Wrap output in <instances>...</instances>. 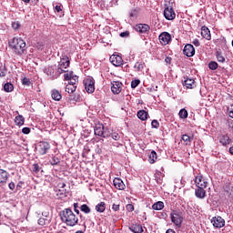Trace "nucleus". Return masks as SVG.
<instances>
[{
	"label": "nucleus",
	"instance_id": "obj_1",
	"mask_svg": "<svg viewBox=\"0 0 233 233\" xmlns=\"http://www.w3.org/2000/svg\"><path fill=\"white\" fill-rule=\"evenodd\" d=\"M60 219L67 227H76L79 223V218L74 214V211L70 208H65L59 213Z\"/></svg>",
	"mask_w": 233,
	"mask_h": 233
},
{
	"label": "nucleus",
	"instance_id": "obj_2",
	"mask_svg": "<svg viewBox=\"0 0 233 233\" xmlns=\"http://www.w3.org/2000/svg\"><path fill=\"white\" fill-rule=\"evenodd\" d=\"M9 46L12 48V50H14L16 56H21L25 53V48H26V42H25V40H23L21 37H14L9 42Z\"/></svg>",
	"mask_w": 233,
	"mask_h": 233
},
{
	"label": "nucleus",
	"instance_id": "obj_3",
	"mask_svg": "<svg viewBox=\"0 0 233 233\" xmlns=\"http://www.w3.org/2000/svg\"><path fill=\"white\" fill-rule=\"evenodd\" d=\"M68 66H70V58H68V56L66 55H62L56 69L57 76L68 72V70H66Z\"/></svg>",
	"mask_w": 233,
	"mask_h": 233
},
{
	"label": "nucleus",
	"instance_id": "obj_4",
	"mask_svg": "<svg viewBox=\"0 0 233 233\" xmlns=\"http://www.w3.org/2000/svg\"><path fill=\"white\" fill-rule=\"evenodd\" d=\"M95 136L105 138L110 137V129L105 127L103 124H96L95 127Z\"/></svg>",
	"mask_w": 233,
	"mask_h": 233
},
{
	"label": "nucleus",
	"instance_id": "obj_5",
	"mask_svg": "<svg viewBox=\"0 0 233 233\" xmlns=\"http://www.w3.org/2000/svg\"><path fill=\"white\" fill-rule=\"evenodd\" d=\"M84 85L87 94H94L96 91V81L93 77L88 76L87 78L84 79Z\"/></svg>",
	"mask_w": 233,
	"mask_h": 233
},
{
	"label": "nucleus",
	"instance_id": "obj_6",
	"mask_svg": "<svg viewBox=\"0 0 233 233\" xmlns=\"http://www.w3.org/2000/svg\"><path fill=\"white\" fill-rule=\"evenodd\" d=\"M50 143L40 141L37 145L36 150L40 156H45L48 154V150H50Z\"/></svg>",
	"mask_w": 233,
	"mask_h": 233
},
{
	"label": "nucleus",
	"instance_id": "obj_7",
	"mask_svg": "<svg viewBox=\"0 0 233 233\" xmlns=\"http://www.w3.org/2000/svg\"><path fill=\"white\" fill-rule=\"evenodd\" d=\"M164 16L167 21H174V19H176V12L172 5H166V8L164 9Z\"/></svg>",
	"mask_w": 233,
	"mask_h": 233
},
{
	"label": "nucleus",
	"instance_id": "obj_8",
	"mask_svg": "<svg viewBox=\"0 0 233 233\" xmlns=\"http://www.w3.org/2000/svg\"><path fill=\"white\" fill-rule=\"evenodd\" d=\"M170 218L172 223L176 225L178 228H181V223H183V217H181V214H179L177 211H173L170 214Z\"/></svg>",
	"mask_w": 233,
	"mask_h": 233
},
{
	"label": "nucleus",
	"instance_id": "obj_9",
	"mask_svg": "<svg viewBox=\"0 0 233 233\" xmlns=\"http://www.w3.org/2000/svg\"><path fill=\"white\" fill-rule=\"evenodd\" d=\"M195 185L198 188H207L208 182H207L203 175H198L195 177Z\"/></svg>",
	"mask_w": 233,
	"mask_h": 233
},
{
	"label": "nucleus",
	"instance_id": "obj_10",
	"mask_svg": "<svg viewBox=\"0 0 233 233\" xmlns=\"http://www.w3.org/2000/svg\"><path fill=\"white\" fill-rule=\"evenodd\" d=\"M159 42L164 46H167L170 41H172V35L167 32H163L158 36Z\"/></svg>",
	"mask_w": 233,
	"mask_h": 233
},
{
	"label": "nucleus",
	"instance_id": "obj_11",
	"mask_svg": "<svg viewBox=\"0 0 233 233\" xmlns=\"http://www.w3.org/2000/svg\"><path fill=\"white\" fill-rule=\"evenodd\" d=\"M134 30L138 34H148L150 32V25L147 24H137L134 26Z\"/></svg>",
	"mask_w": 233,
	"mask_h": 233
},
{
	"label": "nucleus",
	"instance_id": "obj_12",
	"mask_svg": "<svg viewBox=\"0 0 233 233\" xmlns=\"http://www.w3.org/2000/svg\"><path fill=\"white\" fill-rule=\"evenodd\" d=\"M211 223L216 228H222V227H225V219L221 217L212 218Z\"/></svg>",
	"mask_w": 233,
	"mask_h": 233
},
{
	"label": "nucleus",
	"instance_id": "obj_13",
	"mask_svg": "<svg viewBox=\"0 0 233 233\" xmlns=\"http://www.w3.org/2000/svg\"><path fill=\"white\" fill-rule=\"evenodd\" d=\"M183 53L184 56H187V57H193V56L196 54V49L194 48V46L187 44L185 46Z\"/></svg>",
	"mask_w": 233,
	"mask_h": 233
},
{
	"label": "nucleus",
	"instance_id": "obj_14",
	"mask_svg": "<svg viewBox=\"0 0 233 233\" xmlns=\"http://www.w3.org/2000/svg\"><path fill=\"white\" fill-rule=\"evenodd\" d=\"M109 61L114 65V66H122L123 65V57L119 55H112Z\"/></svg>",
	"mask_w": 233,
	"mask_h": 233
},
{
	"label": "nucleus",
	"instance_id": "obj_15",
	"mask_svg": "<svg viewBox=\"0 0 233 233\" xmlns=\"http://www.w3.org/2000/svg\"><path fill=\"white\" fill-rule=\"evenodd\" d=\"M8 171L5 169H0V187H5L6 183H8Z\"/></svg>",
	"mask_w": 233,
	"mask_h": 233
},
{
	"label": "nucleus",
	"instance_id": "obj_16",
	"mask_svg": "<svg viewBox=\"0 0 233 233\" xmlns=\"http://www.w3.org/2000/svg\"><path fill=\"white\" fill-rule=\"evenodd\" d=\"M111 92L113 94H121V90H123V84L119 81L112 82Z\"/></svg>",
	"mask_w": 233,
	"mask_h": 233
},
{
	"label": "nucleus",
	"instance_id": "obj_17",
	"mask_svg": "<svg viewBox=\"0 0 233 233\" xmlns=\"http://www.w3.org/2000/svg\"><path fill=\"white\" fill-rule=\"evenodd\" d=\"M218 139H219V143L222 144L223 147H228V145L232 143V139L230 138V137H228V134L220 135L218 137Z\"/></svg>",
	"mask_w": 233,
	"mask_h": 233
},
{
	"label": "nucleus",
	"instance_id": "obj_18",
	"mask_svg": "<svg viewBox=\"0 0 233 233\" xmlns=\"http://www.w3.org/2000/svg\"><path fill=\"white\" fill-rule=\"evenodd\" d=\"M113 185H114L115 188H116L117 190H125V188H127L125 182H123V180L119 177H116L113 180Z\"/></svg>",
	"mask_w": 233,
	"mask_h": 233
},
{
	"label": "nucleus",
	"instance_id": "obj_19",
	"mask_svg": "<svg viewBox=\"0 0 233 233\" xmlns=\"http://www.w3.org/2000/svg\"><path fill=\"white\" fill-rule=\"evenodd\" d=\"M207 187H198L195 190V196L198 199H205L207 198V191L205 190Z\"/></svg>",
	"mask_w": 233,
	"mask_h": 233
},
{
	"label": "nucleus",
	"instance_id": "obj_20",
	"mask_svg": "<svg viewBox=\"0 0 233 233\" xmlns=\"http://www.w3.org/2000/svg\"><path fill=\"white\" fill-rule=\"evenodd\" d=\"M201 35L204 37V39H207L208 41H210L212 39V35H210V29L207 27L206 25L201 27Z\"/></svg>",
	"mask_w": 233,
	"mask_h": 233
},
{
	"label": "nucleus",
	"instance_id": "obj_21",
	"mask_svg": "<svg viewBox=\"0 0 233 233\" xmlns=\"http://www.w3.org/2000/svg\"><path fill=\"white\" fill-rule=\"evenodd\" d=\"M46 73L47 74V76H52V77H55V76H59L57 75V66L56 65L50 66L46 68Z\"/></svg>",
	"mask_w": 233,
	"mask_h": 233
},
{
	"label": "nucleus",
	"instance_id": "obj_22",
	"mask_svg": "<svg viewBox=\"0 0 233 233\" xmlns=\"http://www.w3.org/2000/svg\"><path fill=\"white\" fill-rule=\"evenodd\" d=\"M181 141L184 142V145H186V147H190V145H192V141H194V137H190L187 134L182 135Z\"/></svg>",
	"mask_w": 233,
	"mask_h": 233
},
{
	"label": "nucleus",
	"instance_id": "obj_23",
	"mask_svg": "<svg viewBox=\"0 0 233 233\" xmlns=\"http://www.w3.org/2000/svg\"><path fill=\"white\" fill-rule=\"evenodd\" d=\"M183 86H186V88H190L192 89L194 86H196V81L192 78H187L183 82Z\"/></svg>",
	"mask_w": 233,
	"mask_h": 233
},
{
	"label": "nucleus",
	"instance_id": "obj_24",
	"mask_svg": "<svg viewBox=\"0 0 233 233\" xmlns=\"http://www.w3.org/2000/svg\"><path fill=\"white\" fill-rule=\"evenodd\" d=\"M129 230L134 233H142L143 232V226L141 224H135L129 227Z\"/></svg>",
	"mask_w": 233,
	"mask_h": 233
},
{
	"label": "nucleus",
	"instance_id": "obj_25",
	"mask_svg": "<svg viewBox=\"0 0 233 233\" xmlns=\"http://www.w3.org/2000/svg\"><path fill=\"white\" fill-rule=\"evenodd\" d=\"M51 97L52 99H54V101H61V98L63 97V96H61V92L54 89L51 92Z\"/></svg>",
	"mask_w": 233,
	"mask_h": 233
},
{
	"label": "nucleus",
	"instance_id": "obj_26",
	"mask_svg": "<svg viewBox=\"0 0 233 233\" xmlns=\"http://www.w3.org/2000/svg\"><path fill=\"white\" fill-rule=\"evenodd\" d=\"M137 117L138 119H141V121H147V119H148V112L146 110H139L137 112Z\"/></svg>",
	"mask_w": 233,
	"mask_h": 233
},
{
	"label": "nucleus",
	"instance_id": "obj_27",
	"mask_svg": "<svg viewBox=\"0 0 233 233\" xmlns=\"http://www.w3.org/2000/svg\"><path fill=\"white\" fill-rule=\"evenodd\" d=\"M156 161H157V153L153 150L148 156V162L150 163V165H154Z\"/></svg>",
	"mask_w": 233,
	"mask_h": 233
},
{
	"label": "nucleus",
	"instance_id": "obj_28",
	"mask_svg": "<svg viewBox=\"0 0 233 233\" xmlns=\"http://www.w3.org/2000/svg\"><path fill=\"white\" fill-rule=\"evenodd\" d=\"M15 123L17 127H23L25 125V116L18 115L15 117Z\"/></svg>",
	"mask_w": 233,
	"mask_h": 233
},
{
	"label": "nucleus",
	"instance_id": "obj_29",
	"mask_svg": "<svg viewBox=\"0 0 233 233\" xmlns=\"http://www.w3.org/2000/svg\"><path fill=\"white\" fill-rule=\"evenodd\" d=\"M38 225L45 227V225H50V219L47 216L42 217L38 219Z\"/></svg>",
	"mask_w": 233,
	"mask_h": 233
},
{
	"label": "nucleus",
	"instance_id": "obj_30",
	"mask_svg": "<svg viewBox=\"0 0 233 233\" xmlns=\"http://www.w3.org/2000/svg\"><path fill=\"white\" fill-rule=\"evenodd\" d=\"M145 62H137L134 66L135 72H142L143 68H145Z\"/></svg>",
	"mask_w": 233,
	"mask_h": 233
},
{
	"label": "nucleus",
	"instance_id": "obj_31",
	"mask_svg": "<svg viewBox=\"0 0 233 233\" xmlns=\"http://www.w3.org/2000/svg\"><path fill=\"white\" fill-rule=\"evenodd\" d=\"M96 212L103 213L106 210V204L105 202H100L96 206Z\"/></svg>",
	"mask_w": 233,
	"mask_h": 233
},
{
	"label": "nucleus",
	"instance_id": "obj_32",
	"mask_svg": "<svg viewBox=\"0 0 233 233\" xmlns=\"http://www.w3.org/2000/svg\"><path fill=\"white\" fill-rule=\"evenodd\" d=\"M152 208L153 210H163V208H165V203L158 201L152 205Z\"/></svg>",
	"mask_w": 233,
	"mask_h": 233
},
{
	"label": "nucleus",
	"instance_id": "obj_33",
	"mask_svg": "<svg viewBox=\"0 0 233 233\" xmlns=\"http://www.w3.org/2000/svg\"><path fill=\"white\" fill-rule=\"evenodd\" d=\"M76 76V75L74 74V71L66 72L64 75L65 81H71Z\"/></svg>",
	"mask_w": 233,
	"mask_h": 233
},
{
	"label": "nucleus",
	"instance_id": "obj_34",
	"mask_svg": "<svg viewBox=\"0 0 233 233\" xmlns=\"http://www.w3.org/2000/svg\"><path fill=\"white\" fill-rule=\"evenodd\" d=\"M77 88V86H74L72 84H67L66 86V92H67V94H74V92H76Z\"/></svg>",
	"mask_w": 233,
	"mask_h": 233
},
{
	"label": "nucleus",
	"instance_id": "obj_35",
	"mask_svg": "<svg viewBox=\"0 0 233 233\" xmlns=\"http://www.w3.org/2000/svg\"><path fill=\"white\" fill-rule=\"evenodd\" d=\"M56 196H60V198H66L68 191H66V189L64 188H58V190H56Z\"/></svg>",
	"mask_w": 233,
	"mask_h": 233
},
{
	"label": "nucleus",
	"instance_id": "obj_36",
	"mask_svg": "<svg viewBox=\"0 0 233 233\" xmlns=\"http://www.w3.org/2000/svg\"><path fill=\"white\" fill-rule=\"evenodd\" d=\"M178 115L180 119H187V117H188V111L183 108L179 111Z\"/></svg>",
	"mask_w": 233,
	"mask_h": 233
},
{
	"label": "nucleus",
	"instance_id": "obj_37",
	"mask_svg": "<svg viewBox=\"0 0 233 233\" xmlns=\"http://www.w3.org/2000/svg\"><path fill=\"white\" fill-rule=\"evenodd\" d=\"M216 57H217V61H218V63H225V56H223L222 52L217 51Z\"/></svg>",
	"mask_w": 233,
	"mask_h": 233
},
{
	"label": "nucleus",
	"instance_id": "obj_38",
	"mask_svg": "<svg viewBox=\"0 0 233 233\" xmlns=\"http://www.w3.org/2000/svg\"><path fill=\"white\" fill-rule=\"evenodd\" d=\"M80 210H81V212H84V214H90V212H91L90 208L86 204H83L80 207Z\"/></svg>",
	"mask_w": 233,
	"mask_h": 233
},
{
	"label": "nucleus",
	"instance_id": "obj_39",
	"mask_svg": "<svg viewBox=\"0 0 233 233\" xmlns=\"http://www.w3.org/2000/svg\"><path fill=\"white\" fill-rule=\"evenodd\" d=\"M225 191L229 195L233 196V184L229 183L226 186Z\"/></svg>",
	"mask_w": 233,
	"mask_h": 233
},
{
	"label": "nucleus",
	"instance_id": "obj_40",
	"mask_svg": "<svg viewBox=\"0 0 233 233\" xmlns=\"http://www.w3.org/2000/svg\"><path fill=\"white\" fill-rule=\"evenodd\" d=\"M4 90L5 92H12L14 90V85H12L11 83L5 84Z\"/></svg>",
	"mask_w": 233,
	"mask_h": 233
},
{
	"label": "nucleus",
	"instance_id": "obj_41",
	"mask_svg": "<svg viewBox=\"0 0 233 233\" xmlns=\"http://www.w3.org/2000/svg\"><path fill=\"white\" fill-rule=\"evenodd\" d=\"M218 62H215V61H211L208 64L209 70H218Z\"/></svg>",
	"mask_w": 233,
	"mask_h": 233
},
{
	"label": "nucleus",
	"instance_id": "obj_42",
	"mask_svg": "<svg viewBox=\"0 0 233 233\" xmlns=\"http://www.w3.org/2000/svg\"><path fill=\"white\" fill-rule=\"evenodd\" d=\"M110 137H111L112 139H114L115 141H119V140L121 139V136H119V133H117V132L110 133Z\"/></svg>",
	"mask_w": 233,
	"mask_h": 233
},
{
	"label": "nucleus",
	"instance_id": "obj_43",
	"mask_svg": "<svg viewBox=\"0 0 233 233\" xmlns=\"http://www.w3.org/2000/svg\"><path fill=\"white\" fill-rule=\"evenodd\" d=\"M139 14V8H135L133 10H131V12L129 13V16L130 17H137V15Z\"/></svg>",
	"mask_w": 233,
	"mask_h": 233
},
{
	"label": "nucleus",
	"instance_id": "obj_44",
	"mask_svg": "<svg viewBox=\"0 0 233 233\" xmlns=\"http://www.w3.org/2000/svg\"><path fill=\"white\" fill-rule=\"evenodd\" d=\"M6 76V67L5 66H0V77Z\"/></svg>",
	"mask_w": 233,
	"mask_h": 233
},
{
	"label": "nucleus",
	"instance_id": "obj_45",
	"mask_svg": "<svg viewBox=\"0 0 233 233\" xmlns=\"http://www.w3.org/2000/svg\"><path fill=\"white\" fill-rule=\"evenodd\" d=\"M77 83H79V76H77L72 78L71 80H69V85L76 86L77 85Z\"/></svg>",
	"mask_w": 233,
	"mask_h": 233
},
{
	"label": "nucleus",
	"instance_id": "obj_46",
	"mask_svg": "<svg viewBox=\"0 0 233 233\" xmlns=\"http://www.w3.org/2000/svg\"><path fill=\"white\" fill-rule=\"evenodd\" d=\"M51 165L55 166V165H59L60 160L59 157H53L51 161H50Z\"/></svg>",
	"mask_w": 233,
	"mask_h": 233
},
{
	"label": "nucleus",
	"instance_id": "obj_47",
	"mask_svg": "<svg viewBox=\"0 0 233 233\" xmlns=\"http://www.w3.org/2000/svg\"><path fill=\"white\" fill-rule=\"evenodd\" d=\"M12 28H14V30H19V28H21V23H19V21L13 22Z\"/></svg>",
	"mask_w": 233,
	"mask_h": 233
},
{
	"label": "nucleus",
	"instance_id": "obj_48",
	"mask_svg": "<svg viewBox=\"0 0 233 233\" xmlns=\"http://www.w3.org/2000/svg\"><path fill=\"white\" fill-rule=\"evenodd\" d=\"M141 83L139 79L133 80L131 82V88H137V86Z\"/></svg>",
	"mask_w": 233,
	"mask_h": 233
},
{
	"label": "nucleus",
	"instance_id": "obj_49",
	"mask_svg": "<svg viewBox=\"0 0 233 233\" xmlns=\"http://www.w3.org/2000/svg\"><path fill=\"white\" fill-rule=\"evenodd\" d=\"M22 85H24L25 86H30V79L24 77L22 80Z\"/></svg>",
	"mask_w": 233,
	"mask_h": 233
},
{
	"label": "nucleus",
	"instance_id": "obj_50",
	"mask_svg": "<svg viewBox=\"0 0 233 233\" xmlns=\"http://www.w3.org/2000/svg\"><path fill=\"white\" fill-rule=\"evenodd\" d=\"M228 114L229 117H231L233 119V105H230L228 107Z\"/></svg>",
	"mask_w": 233,
	"mask_h": 233
},
{
	"label": "nucleus",
	"instance_id": "obj_51",
	"mask_svg": "<svg viewBox=\"0 0 233 233\" xmlns=\"http://www.w3.org/2000/svg\"><path fill=\"white\" fill-rule=\"evenodd\" d=\"M40 168H39V164H34L33 165V172H35V174H37V172H39Z\"/></svg>",
	"mask_w": 233,
	"mask_h": 233
},
{
	"label": "nucleus",
	"instance_id": "obj_52",
	"mask_svg": "<svg viewBox=\"0 0 233 233\" xmlns=\"http://www.w3.org/2000/svg\"><path fill=\"white\" fill-rule=\"evenodd\" d=\"M151 127H152L153 128H157V127H159V122H158L157 120H153V121L151 122Z\"/></svg>",
	"mask_w": 233,
	"mask_h": 233
},
{
	"label": "nucleus",
	"instance_id": "obj_53",
	"mask_svg": "<svg viewBox=\"0 0 233 233\" xmlns=\"http://www.w3.org/2000/svg\"><path fill=\"white\" fill-rule=\"evenodd\" d=\"M78 208H79V204L75 203V204H74V210H75L76 214H77V216H79V214H80Z\"/></svg>",
	"mask_w": 233,
	"mask_h": 233
},
{
	"label": "nucleus",
	"instance_id": "obj_54",
	"mask_svg": "<svg viewBox=\"0 0 233 233\" xmlns=\"http://www.w3.org/2000/svg\"><path fill=\"white\" fill-rule=\"evenodd\" d=\"M119 207H120L119 204L115 203V204L112 205V210H114L115 212H118Z\"/></svg>",
	"mask_w": 233,
	"mask_h": 233
},
{
	"label": "nucleus",
	"instance_id": "obj_55",
	"mask_svg": "<svg viewBox=\"0 0 233 233\" xmlns=\"http://www.w3.org/2000/svg\"><path fill=\"white\" fill-rule=\"evenodd\" d=\"M129 36H130V32L128 31L120 33V37H129Z\"/></svg>",
	"mask_w": 233,
	"mask_h": 233
},
{
	"label": "nucleus",
	"instance_id": "obj_56",
	"mask_svg": "<svg viewBox=\"0 0 233 233\" xmlns=\"http://www.w3.org/2000/svg\"><path fill=\"white\" fill-rule=\"evenodd\" d=\"M65 187H66V184L65 182H59L57 184V188H65Z\"/></svg>",
	"mask_w": 233,
	"mask_h": 233
},
{
	"label": "nucleus",
	"instance_id": "obj_57",
	"mask_svg": "<svg viewBox=\"0 0 233 233\" xmlns=\"http://www.w3.org/2000/svg\"><path fill=\"white\" fill-rule=\"evenodd\" d=\"M30 127H24L22 129L23 134H30Z\"/></svg>",
	"mask_w": 233,
	"mask_h": 233
},
{
	"label": "nucleus",
	"instance_id": "obj_58",
	"mask_svg": "<svg viewBox=\"0 0 233 233\" xmlns=\"http://www.w3.org/2000/svg\"><path fill=\"white\" fill-rule=\"evenodd\" d=\"M8 187L10 188V190H14L15 188V183L10 182L8 184Z\"/></svg>",
	"mask_w": 233,
	"mask_h": 233
},
{
	"label": "nucleus",
	"instance_id": "obj_59",
	"mask_svg": "<svg viewBox=\"0 0 233 233\" xmlns=\"http://www.w3.org/2000/svg\"><path fill=\"white\" fill-rule=\"evenodd\" d=\"M127 210H129V212H134V205L128 204L127 206Z\"/></svg>",
	"mask_w": 233,
	"mask_h": 233
},
{
	"label": "nucleus",
	"instance_id": "obj_60",
	"mask_svg": "<svg viewBox=\"0 0 233 233\" xmlns=\"http://www.w3.org/2000/svg\"><path fill=\"white\" fill-rule=\"evenodd\" d=\"M228 127L229 128H231V130H233V120L232 119L228 120Z\"/></svg>",
	"mask_w": 233,
	"mask_h": 233
},
{
	"label": "nucleus",
	"instance_id": "obj_61",
	"mask_svg": "<svg viewBox=\"0 0 233 233\" xmlns=\"http://www.w3.org/2000/svg\"><path fill=\"white\" fill-rule=\"evenodd\" d=\"M165 63H167V65H170V63H172V57L167 56L165 58Z\"/></svg>",
	"mask_w": 233,
	"mask_h": 233
},
{
	"label": "nucleus",
	"instance_id": "obj_62",
	"mask_svg": "<svg viewBox=\"0 0 233 233\" xmlns=\"http://www.w3.org/2000/svg\"><path fill=\"white\" fill-rule=\"evenodd\" d=\"M193 45H194L195 46H199V45H200L199 40H198V38L194 39V40H193Z\"/></svg>",
	"mask_w": 233,
	"mask_h": 233
},
{
	"label": "nucleus",
	"instance_id": "obj_63",
	"mask_svg": "<svg viewBox=\"0 0 233 233\" xmlns=\"http://www.w3.org/2000/svg\"><path fill=\"white\" fill-rule=\"evenodd\" d=\"M55 10L56 12H61L63 9H61V5H56Z\"/></svg>",
	"mask_w": 233,
	"mask_h": 233
},
{
	"label": "nucleus",
	"instance_id": "obj_64",
	"mask_svg": "<svg viewBox=\"0 0 233 233\" xmlns=\"http://www.w3.org/2000/svg\"><path fill=\"white\" fill-rule=\"evenodd\" d=\"M166 233H176V231H174V229L169 228L166 231Z\"/></svg>",
	"mask_w": 233,
	"mask_h": 233
}]
</instances>
